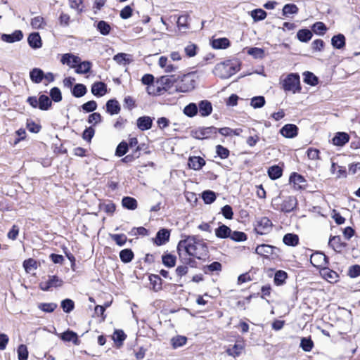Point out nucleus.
Instances as JSON below:
<instances>
[{"instance_id":"nucleus-41","label":"nucleus","mask_w":360,"mask_h":360,"mask_svg":"<svg viewBox=\"0 0 360 360\" xmlns=\"http://www.w3.org/2000/svg\"><path fill=\"white\" fill-rule=\"evenodd\" d=\"M96 28L102 35L109 34L111 30L110 24L104 20L98 21Z\"/></svg>"},{"instance_id":"nucleus-52","label":"nucleus","mask_w":360,"mask_h":360,"mask_svg":"<svg viewBox=\"0 0 360 360\" xmlns=\"http://www.w3.org/2000/svg\"><path fill=\"white\" fill-rule=\"evenodd\" d=\"M314 347V342L310 338H302L300 342V347L304 352H310Z\"/></svg>"},{"instance_id":"nucleus-53","label":"nucleus","mask_w":360,"mask_h":360,"mask_svg":"<svg viewBox=\"0 0 360 360\" xmlns=\"http://www.w3.org/2000/svg\"><path fill=\"white\" fill-rule=\"evenodd\" d=\"M265 98L262 96H255L252 98L250 105L254 108H260L265 105Z\"/></svg>"},{"instance_id":"nucleus-10","label":"nucleus","mask_w":360,"mask_h":360,"mask_svg":"<svg viewBox=\"0 0 360 360\" xmlns=\"http://www.w3.org/2000/svg\"><path fill=\"white\" fill-rule=\"evenodd\" d=\"M276 247L262 244L258 245L255 249V252L262 257H268L269 255H276V251H278Z\"/></svg>"},{"instance_id":"nucleus-4","label":"nucleus","mask_w":360,"mask_h":360,"mask_svg":"<svg viewBox=\"0 0 360 360\" xmlns=\"http://www.w3.org/2000/svg\"><path fill=\"white\" fill-rule=\"evenodd\" d=\"M282 87L285 91H291L293 94L300 92V81L298 74H289L282 82Z\"/></svg>"},{"instance_id":"nucleus-31","label":"nucleus","mask_w":360,"mask_h":360,"mask_svg":"<svg viewBox=\"0 0 360 360\" xmlns=\"http://www.w3.org/2000/svg\"><path fill=\"white\" fill-rule=\"evenodd\" d=\"M283 242L289 246H295L299 243V237L294 233H287L283 236Z\"/></svg>"},{"instance_id":"nucleus-55","label":"nucleus","mask_w":360,"mask_h":360,"mask_svg":"<svg viewBox=\"0 0 360 360\" xmlns=\"http://www.w3.org/2000/svg\"><path fill=\"white\" fill-rule=\"evenodd\" d=\"M171 341L173 348L176 349L184 345L186 343L187 338L185 336L177 335L174 337Z\"/></svg>"},{"instance_id":"nucleus-32","label":"nucleus","mask_w":360,"mask_h":360,"mask_svg":"<svg viewBox=\"0 0 360 360\" xmlns=\"http://www.w3.org/2000/svg\"><path fill=\"white\" fill-rule=\"evenodd\" d=\"M322 274L323 277L330 283L336 282L338 280V274L335 271L326 268V266L322 269Z\"/></svg>"},{"instance_id":"nucleus-13","label":"nucleus","mask_w":360,"mask_h":360,"mask_svg":"<svg viewBox=\"0 0 360 360\" xmlns=\"http://www.w3.org/2000/svg\"><path fill=\"white\" fill-rule=\"evenodd\" d=\"M23 38V34L21 30H15L11 34H2L1 39L7 43H14L19 41Z\"/></svg>"},{"instance_id":"nucleus-3","label":"nucleus","mask_w":360,"mask_h":360,"mask_svg":"<svg viewBox=\"0 0 360 360\" xmlns=\"http://www.w3.org/2000/svg\"><path fill=\"white\" fill-rule=\"evenodd\" d=\"M237 71L236 65L232 61L226 60L217 64L213 72L216 76L226 79L233 75Z\"/></svg>"},{"instance_id":"nucleus-18","label":"nucleus","mask_w":360,"mask_h":360,"mask_svg":"<svg viewBox=\"0 0 360 360\" xmlns=\"http://www.w3.org/2000/svg\"><path fill=\"white\" fill-rule=\"evenodd\" d=\"M27 42L30 46L34 49H39L42 46L41 37L38 32L31 33L28 36Z\"/></svg>"},{"instance_id":"nucleus-49","label":"nucleus","mask_w":360,"mask_h":360,"mask_svg":"<svg viewBox=\"0 0 360 360\" xmlns=\"http://www.w3.org/2000/svg\"><path fill=\"white\" fill-rule=\"evenodd\" d=\"M126 338L127 335L122 330H115L112 335V339L118 346L122 345V342L126 339Z\"/></svg>"},{"instance_id":"nucleus-9","label":"nucleus","mask_w":360,"mask_h":360,"mask_svg":"<svg viewBox=\"0 0 360 360\" xmlns=\"http://www.w3.org/2000/svg\"><path fill=\"white\" fill-rule=\"evenodd\" d=\"M310 262L316 268H323L328 263L327 257L320 252L313 253L311 255Z\"/></svg>"},{"instance_id":"nucleus-34","label":"nucleus","mask_w":360,"mask_h":360,"mask_svg":"<svg viewBox=\"0 0 360 360\" xmlns=\"http://www.w3.org/2000/svg\"><path fill=\"white\" fill-rule=\"evenodd\" d=\"M52 102L49 96L42 94L39 98V108L41 110H47L51 106Z\"/></svg>"},{"instance_id":"nucleus-43","label":"nucleus","mask_w":360,"mask_h":360,"mask_svg":"<svg viewBox=\"0 0 360 360\" xmlns=\"http://www.w3.org/2000/svg\"><path fill=\"white\" fill-rule=\"evenodd\" d=\"M251 17L254 21H260L264 20L266 17V12L261 8H257L251 11Z\"/></svg>"},{"instance_id":"nucleus-56","label":"nucleus","mask_w":360,"mask_h":360,"mask_svg":"<svg viewBox=\"0 0 360 360\" xmlns=\"http://www.w3.org/2000/svg\"><path fill=\"white\" fill-rule=\"evenodd\" d=\"M313 32L319 35H323L327 30L326 25L322 22H316L312 26Z\"/></svg>"},{"instance_id":"nucleus-61","label":"nucleus","mask_w":360,"mask_h":360,"mask_svg":"<svg viewBox=\"0 0 360 360\" xmlns=\"http://www.w3.org/2000/svg\"><path fill=\"white\" fill-rule=\"evenodd\" d=\"M17 352L18 360H27L28 351L26 345H20L18 347Z\"/></svg>"},{"instance_id":"nucleus-26","label":"nucleus","mask_w":360,"mask_h":360,"mask_svg":"<svg viewBox=\"0 0 360 360\" xmlns=\"http://www.w3.org/2000/svg\"><path fill=\"white\" fill-rule=\"evenodd\" d=\"M31 80L36 84L40 83L44 77V73L40 68H35L30 72Z\"/></svg>"},{"instance_id":"nucleus-44","label":"nucleus","mask_w":360,"mask_h":360,"mask_svg":"<svg viewBox=\"0 0 360 360\" xmlns=\"http://www.w3.org/2000/svg\"><path fill=\"white\" fill-rule=\"evenodd\" d=\"M216 194L214 191L207 190L202 193V198L205 204H211L216 200Z\"/></svg>"},{"instance_id":"nucleus-39","label":"nucleus","mask_w":360,"mask_h":360,"mask_svg":"<svg viewBox=\"0 0 360 360\" xmlns=\"http://www.w3.org/2000/svg\"><path fill=\"white\" fill-rule=\"evenodd\" d=\"M176 258L172 254H165L162 256V261L163 264L168 267H174L176 264Z\"/></svg>"},{"instance_id":"nucleus-25","label":"nucleus","mask_w":360,"mask_h":360,"mask_svg":"<svg viewBox=\"0 0 360 360\" xmlns=\"http://www.w3.org/2000/svg\"><path fill=\"white\" fill-rule=\"evenodd\" d=\"M231 229L224 225H220L217 229H215V235L219 238H227L231 236Z\"/></svg>"},{"instance_id":"nucleus-30","label":"nucleus","mask_w":360,"mask_h":360,"mask_svg":"<svg viewBox=\"0 0 360 360\" xmlns=\"http://www.w3.org/2000/svg\"><path fill=\"white\" fill-rule=\"evenodd\" d=\"M299 11L298 7L294 4H287L284 5L282 9V14L285 17H289L290 15L297 14Z\"/></svg>"},{"instance_id":"nucleus-24","label":"nucleus","mask_w":360,"mask_h":360,"mask_svg":"<svg viewBox=\"0 0 360 360\" xmlns=\"http://www.w3.org/2000/svg\"><path fill=\"white\" fill-rule=\"evenodd\" d=\"M211 45L215 49H224L230 46V41L225 37L213 39Z\"/></svg>"},{"instance_id":"nucleus-14","label":"nucleus","mask_w":360,"mask_h":360,"mask_svg":"<svg viewBox=\"0 0 360 360\" xmlns=\"http://www.w3.org/2000/svg\"><path fill=\"white\" fill-rule=\"evenodd\" d=\"M205 165V160L200 156H191L188 158V165L190 169L199 170Z\"/></svg>"},{"instance_id":"nucleus-15","label":"nucleus","mask_w":360,"mask_h":360,"mask_svg":"<svg viewBox=\"0 0 360 360\" xmlns=\"http://www.w3.org/2000/svg\"><path fill=\"white\" fill-rule=\"evenodd\" d=\"M153 118L149 116L140 117L136 120L137 127L141 131H146L151 128Z\"/></svg>"},{"instance_id":"nucleus-63","label":"nucleus","mask_w":360,"mask_h":360,"mask_svg":"<svg viewBox=\"0 0 360 360\" xmlns=\"http://www.w3.org/2000/svg\"><path fill=\"white\" fill-rule=\"evenodd\" d=\"M23 267L27 272H30L31 270L37 268V264L34 259L30 258L23 262Z\"/></svg>"},{"instance_id":"nucleus-54","label":"nucleus","mask_w":360,"mask_h":360,"mask_svg":"<svg viewBox=\"0 0 360 360\" xmlns=\"http://www.w3.org/2000/svg\"><path fill=\"white\" fill-rule=\"evenodd\" d=\"M304 76V82L306 84L311 86H315L318 84V78L312 72H305Z\"/></svg>"},{"instance_id":"nucleus-17","label":"nucleus","mask_w":360,"mask_h":360,"mask_svg":"<svg viewBox=\"0 0 360 360\" xmlns=\"http://www.w3.org/2000/svg\"><path fill=\"white\" fill-rule=\"evenodd\" d=\"M91 93L96 96H103L107 92V88L105 83L102 82H95L91 86Z\"/></svg>"},{"instance_id":"nucleus-12","label":"nucleus","mask_w":360,"mask_h":360,"mask_svg":"<svg viewBox=\"0 0 360 360\" xmlns=\"http://www.w3.org/2000/svg\"><path fill=\"white\" fill-rule=\"evenodd\" d=\"M328 245L338 252H340L347 245L346 243L342 242L339 236L330 237Z\"/></svg>"},{"instance_id":"nucleus-11","label":"nucleus","mask_w":360,"mask_h":360,"mask_svg":"<svg viewBox=\"0 0 360 360\" xmlns=\"http://www.w3.org/2000/svg\"><path fill=\"white\" fill-rule=\"evenodd\" d=\"M280 133L285 138L292 139L297 135L298 127L293 124H287L280 129Z\"/></svg>"},{"instance_id":"nucleus-36","label":"nucleus","mask_w":360,"mask_h":360,"mask_svg":"<svg viewBox=\"0 0 360 360\" xmlns=\"http://www.w3.org/2000/svg\"><path fill=\"white\" fill-rule=\"evenodd\" d=\"M61 339L66 342H72L75 345L78 344V338L76 333L72 330H67L61 334Z\"/></svg>"},{"instance_id":"nucleus-42","label":"nucleus","mask_w":360,"mask_h":360,"mask_svg":"<svg viewBox=\"0 0 360 360\" xmlns=\"http://www.w3.org/2000/svg\"><path fill=\"white\" fill-rule=\"evenodd\" d=\"M149 281L155 291L157 292L162 289V279L159 276L152 274L149 276Z\"/></svg>"},{"instance_id":"nucleus-58","label":"nucleus","mask_w":360,"mask_h":360,"mask_svg":"<svg viewBox=\"0 0 360 360\" xmlns=\"http://www.w3.org/2000/svg\"><path fill=\"white\" fill-rule=\"evenodd\" d=\"M229 238L234 241L242 242L247 240V235L244 232L231 231V236Z\"/></svg>"},{"instance_id":"nucleus-47","label":"nucleus","mask_w":360,"mask_h":360,"mask_svg":"<svg viewBox=\"0 0 360 360\" xmlns=\"http://www.w3.org/2000/svg\"><path fill=\"white\" fill-rule=\"evenodd\" d=\"M129 150V146L127 142L122 141H121L116 148L115 155L117 157H122Z\"/></svg>"},{"instance_id":"nucleus-8","label":"nucleus","mask_w":360,"mask_h":360,"mask_svg":"<svg viewBox=\"0 0 360 360\" xmlns=\"http://www.w3.org/2000/svg\"><path fill=\"white\" fill-rule=\"evenodd\" d=\"M272 223L267 217H262L257 221L255 231L260 235L266 234L271 230Z\"/></svg>"},{"instance_id":"nucleus-35","label":"nucleus","mask_w":360,"mask_h":360,"mask_svg":"<svg viewBox=\"0 0 360 360\" xmlns=\"http://www.w3.org/2000/svg\"><path fill=\"white\" fill-rule=\"evenodd\" d=\"M134 255L131 249H124L120 252V258L124 263H129L134 259Z\"/></svg>"},{"instance_id":"nucleus-19","label":"nucleus","mask_w":360,"mask_h":360,"mask_svg":"<svg viewBox=\"0 0 360 360\" xmlns=\"http://www.w3.org/2000/svg\"><path fill=\"white\" fill-rule=\"evenodd\" d=\"M199 112L201 116L206 117L210 115L212 112V103L207 101H201L198 104Z\"/></svg>"},{"instance_id":"nucleus-46","label":"nucleus","mask_w":360,"mask_h":360,"mask_svg":"<svg viewBox=\"0 0 360 360\" xmlns=\"http://www.w3.org/2000/svg\"><path fill=\"white\" fill-rule=\"evenodd\" d=\"M221 264L219 262H214L209 265H206L203 268L205 274H211L214 271H221Z\"/></svg>"},{"instance_id":"nucleus-2","label":"nucleus","mask_w":360,"mask_h":360,"mask_svg":"<svg viewBox=\"0 0 360 360\" xmlns=\"http://www.w3.org/2000/svg\"><path fill=\"white\" fill-rule=\"evenodd\" d=\"M297 205V200L294 196H287L283 200L280 196H277L271 201L273 208L283 212H290L296 208Z\"/></svg>"},{"instance_id":"nucleus-20","label":"nucleus","mask_w":360,"mask_h":360,"mask_svg":"<svg viewBox=\"0 0 360 360\" xmlns=\"http://www.w3.org/2000/svg\"><path fill=\"white\" fill-rule=\"evenodd\" d=\"M290 181L297 185L300 189H304L307 186V181L304 176L295 172L290 175Z\"/></svg>"},{"instance_id":"nucleus-62","label":"nucleus","mask_w":360,"mask_h":360,"mask_svg":"<svg viewBox=\"0 0 360 360\" xmlns=\"http://www.w3.org/2000/svg\"><path fill=\"white\" fill-rule=\"evenodd\" d=\"M216 153L221 159L227 158L230 154L229 149L221 145H217L216 146Z\"/></svg>"},{"instance_id":"nucleus-29","label":"nucleus","mask_w":360,"mask_h":360,"mask_svg":"<svg viewBox=\"0 0 360 360\" xmlns=\"http://www.w3.org/2000/svg\"><path fill=\"white\" fill-rule=\"evenodd\" d=\"M331 44L333 47L340 49L345 45V37L342 34H338L332 37Z\"/></svg>"},{"instance_id":"nucleus-38","label":"nucleus","mask_w":360,"mask_h":360,"mask_svg":"<svg viewBox=\"0 0 360 360\" xmlns=\"http://www.w3.org/2000/svg\"><path fill=\"white\" fill-rule=\"evenodd\" d=\"M199 50V47L195 44H193L192 42H189L185 47H184V52L186 56L189 58L194 57L197 55L198 51Z\"/></svg>"},{"instance_id":"nucleus-50","label":"nucleus","mask_w":360,"mask_h":360,"mask_svg":"<svg viewBox=\"0 0 360 360\" xmlns=\"http://www.w3.org/2000/svg\"><path fill=\"white\" fill-rule=\"evenodd\" d=\"M46 25L44 19L41 16H37L32 19L31 26L34 29H43Z\"/></svg>"},{"instance_id":"nucleus-28","label":"nucleus","mask_w":360,"mask_h":360,"mask_svg":"<svg viewBox=\"0 0 360 360\" xmlns=\"http://www.w3.org/2000/svg\"><path fill=\"white\" fill-rule=\"evenodd\" d=\"M122 205L126 209L134 210L137 207V201L134 198L126 196L122 198Z\"/></svg>"},{"instance_id":"nucleus-60","label":"nucleus","mask_w":360,"mask_h":360,"mask_svg":"<svg viewBox=\"0 0 360 360\" xmlns=\"http://www.w3.org/2000/svg\"><path fill=\"white\" fill-rule=\"evenodd\" d=\"M39 309L47 313L53 312L57 307V304L53 302L41 303L38 305Z\"/></svg>"},{"instance_id":"nucleus-23","label":"nucleus","mask_w":360,"mask_h":360,"mask_svg":"<svg viewBox=\"0 0 360 360\" xmlns=\"http://www.w3.org/2000/svg\"><path fill=\"white\" fill-rule=\"evenodd\" d=\"M60 62L63 64H67L70 67H74L75 65L80 62V58L71 53H65L63 55Z\"/></svg>"},{"instance_id":"nucleus-6","label":"nucleus","mask_w":360,"mask_h":360,"mask_svg":"<svg viewBox=\"0 0 360 360\" xmlns=\"http://www.w3.org/2000/svg\"><path fill=\"white\" fill-rule=\"evenodd\" d=\"M195 81L191 74L184 75L176 85V90L180 92H188L195 88Z\"/></svg>"},{"instance_id":"nucleus-59","label":"nucleus","mask_w":360,"mask_h":360,"mask_svg":"<svg viewBox=\"0 0 360 360\" xmlns=\"http://www.w3.org/2000/svg\"><path fill=\"white\" fill-rule=\"evenodd\" d=\"M61 307L65 313H70L74 309L75 303L70 299H65L61 302Z\"/></svg>"},{"instance_id":"nucleus-7","label":"nucleus","mask_w":360,"mask_h":360,"mask_svg":"<svg viewBox=\"0 0 360 360\" xmlns=\"http://www.w3.org/2000/svg\"><path fill=\"white\" fill-rule=\"evenodd\" d=\"M63 284V281L57 276H49L47 280L40 282L39 288L43 291H49L52 288L61 287Z\"/></svg>"},{"instance_id":"nucleus-37","label":"nucleus","mask_w":360,"mask_h":360,"mask_svg":"<svg viewBox=\"0 0 360 360\" xmlns=\"http://www.w3.org/2000/svg\"><path fill=\"white\" fill-rule=\"evenodd\" d=\"M297 39L302 42H307L312 37V32L308 29H301L297 33Z\"/></svg>"},{"instance_id":"nucleus-1","label":"nucleus","mask_w":360,"mask_h":360,"mask_svg":"<svg viewBox=\"0 0 360 360\" xmlns=\"http://www.w3.org/2000/svg\"><path fill=\"white\" fill-rule=\"evenodd\" d=\"M184 250L188 255L198 259H202L208 255V248L203 239L196 236H185L177 245V252L181 257V251Z\"/></svg>"},{"instance_id":"nucleus-33","label":"nucleus","mask_w":360,"mask_h":360,"mask_svg":"<svg viewBox=\"0 0 360 360\" xmlns=\"http://www.w3.org/2000/svg\"><path fill=\"white\" fill-rule=\"evenodd\" d=\"M76 70L75 72L77 74H86L89 72L91 68V63L89 61H84V62H79V63L76 64Z\"/></svg>"},{"instance_id":"nucleus-40","label":"nucleus","mask_w":360,"mask_h":360,"mask_svg":"<svg viewBox=\"0 0 360 360\" xmlns=\"http://www.w3.org/2000/svg\"><path fill=\"white\" fill-rule=\"evenodd\" d=\"M283 170L278 165H274L269 168L268 174L271 179H277L282 176Z\"/></svg>"},{"instance_id":"nucleus-51","label":"nucleus","mask_w":360,"mask_h":360,"mask_svg":"<svg viewBox=\"0 0 360 360\" xmlns=\"http://www.w3.org/2000/svg\"><path fill=\"white\" fill-rule=\"evenodd\" d=\"M184 112L190 117L195 116L198 113L197 105L194 103H189L184 108Z\"/></svg>"},{"instance_id":"nucleus-27","label":"nucleus","mask_w":360,"mask_h":360,"mask_svg":"<svg viewBox=\"0 0 360 360\" xmlns=\"http://www.w3.org/2000/svg\"><path fill=\"white\" fill-rule=\"evenodd\" d=\"M71 92L75 97L80 98L86 94L87 89L84 84H76L72 89Z\"/></svg>"},{"instance_id":"nucleus-5","label":"nucleus","mask_w":360,"mask_h":360,"mask_svg":"<svg viewBox=\"0 0 360 360\" xmlns=\"http://www.w3.org/2000/svg\"><path fill=\"white\" fill-rule=\"evenodd\" d=\"M217 134V128L214 127H200L191 131V136L196 139H209Z\"/></svg>"},{"instance_id":"nucleus-48","label":"nucleus","mask_w":360,"mask_h":360,"mask_svg":"<svg viewBox=\"0 0 360 360\" xmlns=\"http://www.w3.org/2000/svg\"><path fill=\"white\" fill-rule=\"evenodd\" d=\"M288 275L287 273L284 271L279 270L277 271L274 276V283L276 285H281L285 283V279L287 278Z\"/></svg>"},{"instance_id":"nucleus-45","label":"nucleus","mask_w":360,"mask_h":360,"mask_svg":"<svg viewBox=\"0 0 360 360\" xmlns=\"http://www.w3.org/2000/svg\"><path fill=\"white\" fill-rule=\"evenodd\" d=\"M243 349V347L240 344L236 343L232 347L226 349V353L231 356H238Z\"/></svg>"},{"instance_id":"nucleus-16","label":"nucleus","mask_w":360,"mask_h":360,"mask_svg":"<svg viewBox=\"0 0 360 360\" xmlns=\"http://www.w3.org/2000/svg\"><path fill=\"white\" fill-rule=\"evenodd\" d=\"M170 233L165 229H162L158 231L155 238V243L158 245H162L169 241Z\"/></svg>"},{"instance_id":"nucleus-64","label":"nucleus","mask_w":360,"mask_h":360,"mask_svg":"<svg viewBox=\"0 0 360 360\" xmlns=\"http://www.w3.org/2000/svg\"><path fill=\"white\" fill-rule=\"evenodd\" d=\"M50 96L54 102H60L62 100V94L60 89L53 87L50 91Z\"/></svg>"},{"instance_id":"nucleus-22","label":"nucleus","mask_w":360,"mask_h":360,"mask_svg":"<svg viewBox=\"0 0 360 360\" xmlns=\"http://www.w3.org/2000/svg\"><path fill=\"white\" fill-rule=\"evenodd\" d=\"M349 140V136L345 132H338L333 139V143L335 146H342Z\"/></svg>"},{"instance_id":"nucleus-57","label":"nucleus","mask_w":360,"mask_h":360,"mask_svg":"<svg viewBox=\"0 0 360 360\" xmlns=\"http://www.w3.org/2000/svg\"><path fill=\"white\" fill-rule=\"evenodd\" d=\"M111 239L116 243V244L119 246H123L127 240V236L122 233V234H110Z\"/></svg>"},{"instance_id":"nucleus-21","label":"nucleus","mask_w":360,"mask_h":360,"mask_svg":"<svg viewBox=\"0 0 360 360\" xmlns=\"http://www.w3.org/2000/svg\"><path fill=\"white\" fill-rule=\"evenodd\" d=\"M119 102L115 99H110L106 103V111L110 115L118 114L120 111Z\"/></svg>"}]
</instances>
